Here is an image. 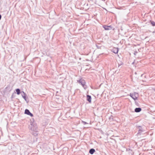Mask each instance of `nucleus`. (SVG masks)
<instances>
[{"label": "nucleus", "mask_w": 155, "mask_h": 155, "mask_svg": "<svg viewBox=\"0 0 155 155\" xmlns=\"http://www.w3.org/2000/svg\"><path fill=\"white\" fill-rule=\"evenodd\" d=\"M31 124L29 127V128L31 130V132L35 136L37 135L38 132L36 124L34 119L31 120Z\"/></svg>", "instance_id": "obj_1"}, {"label": "nucleus", "mask_w": 155, "mask_h": 155, "mask_svg": "<svg viewBox=\"0 0 155 155\" xmlns=\"http://www.w3.org/2000/svg\"><path fill=\"white\" fill-rule=\"evenodd\" d=\"M136 130H138V132L137 134V136L139 137L142 134H143L144 132V130L143 128L140 126L136 127Z\"/></svg>", "instance_id": "obj_2"}, {"label": "nucleus", "mask_w": 155, "mask_h": 155, "mask_svg": "<svg viewBox=\"0 0 155 155\" xmlns=\"http://www.w3.org/2000/svg\"><path fill=\"white\" fill-rule=\"evenodd\" d=\"M79 83L81 84L84 89H85L87 88V86L85 85V82L84 80L81 79L79 81Z\"/></svg>", "instance_id": "obj_3"}, {"label": "nucleus", "mask_w": 155, "mask_h": 155, "mask_svg": "<svg viewBox=\"0 0 155 155\" xmlns=\"http://www.w3.org/2000/svg\"><path fill=\"white\" fill-rule=\"evenodd\" d=\"M103 27L105 30H111L112 28L111 26L104 25L103 26Z\"/></svg>", "instance_id": "obj_4"}, {"label": "nucleus", "mask_w": 155, "mask_h": 155, "mask_svg": "<svg viewBox=\"0 0 155 155\" xmlns=\"http://www.w3.org/2000/svg\"><path fill=\"white\" fill-rule=\"evenodd\" d=\"M112 51L113 52L116 54L118 53V50L117 48H114L112 49Z\"/></svg>", "instance_id": "obj_5"}, {"label": "nucleus", "mask_w": 155, "mask_h": 155, "mask_svg": "<svg viewBox=\"0 0 155 155\" xmlns=\"http://www.w3.org/2000/svg\"><path fill=\"white\" fill-rule=\"evenodd\" d=\"M87 100L89 101V102L91 103V97L89 95H87Z\"/></svg>", "instance_id": "obj_6"}, {"label": "nucleus", "mask_w": 155, "mask_h": 155, "mask_svg": "<svg viewBox=\"0 0 155 155\" xmlns=\"http://www.w3.org/2000/svg\"><path fill=\"white\" fill-rule=\"evenodd\" d=\"M21 95L23 98L26 101L25 94L23 91L21 92Z\"/></svg>", "instance_id": "obj_7"}, {"label": "nucleus", "mask_w": 155, "mask_h": 155, "mask_svg": "<svg viewBox=\"0 0 155 155\" xmlns=\"http://www.w3.org/2000/svg\"><path fill=\"white\" fill-rule=\"evenodd\" d=\"M130 96L134 100H136V96L135 94H130Z\"/></svg>", "instance_id": "obj_8"}, {"label": "nucleus", "mask_w": 155, "mask_h": 155, "mask_svg": "<svg viewBox=\"0 0 155 155\" xmlns=\"http://www.w3.org/2000/svg\"><path fill=\"white\" fill-rule=\"evenodd\" d=\"M95 151V150L94 149H91L89 150V153L91 154H93V153Z\"/></svg>", "instance_id": "obj_9"}, {"label": "nucleus", "mask_w": 155, "mask_h": 155, "mask_svg": "<svg viewBox=\"0 0 155 155\" xmlns=\"http://www.w3.org/2000/svg\"><path fill=\"white\" fill-rule=\"evenodd\" d=\"M30 112L29 111V110L28 109H26L25 110V114H27L28 115L29 114Z\"/></svg>", "instance_id": "obj_10"}, {"label": "nucleus", "mask_w": 155, "mask_h": 155, "mask_svg": "<svg viewBox=\"0 0 155 155\" xmlns=\"http://www.w3.org/2000/svg\"><path fill=\"white\" fill-rule=\"evenodd\" d=\"M141 110L140 108H136V112H139Z\"/></svg>", "instance_id": "obj_11"}, {"label": "nucleus", "mask_w": 155, "mask_h": 155, "mask_svg": "<svg viewBox=\"0 0 155 155\" xmlns=\"http://www.w3.org/2000/svg\"><path fill=\"white\" fill-rule=\"evenodd\" d=\"M16 92H17V94H18V95H19L20 94V90L19 89H16Z\"/></svg>", "instance_id": "obj_12"}, {"label": "nucleus", "mask_w": 155, "mask_h": 155, "mask_svg": "<svg viewBox=\"0 0 155 155\" xmlns=\"http://www.w3.org/2000/svg\"><path fill=\"white\" fill-rule=\"evenodd\" d=\"M151 24L153 26H155V22L153 21L151 22Z\"/></svg>", "instance_id": "obj_13"}, {"label": "nucleus", "mask_w": 155, "mask_h": 155, "mask_svg": "<svg viewBox=\"0 0 155 155\" xmlns=\"http://www.w3.org/2000/svg\"><path fill=\"white\" fill-rule=\"evenodd\" d=\"M28 115H30L31 117H33V114H31V113H30Z\"/></svg>", "instance_id": "obj_14"}, {"label": "nucleus", "mask_w": 155, "mask_h": 155, "mask_svg": "<svg viewBox=\"0 0 155 155\" xmlns=\"http://www.w3.org/2000/svg\"><path fill=\"white\" fill-rule=\"evenodd\" d=\"M82 122L83 124H87V123L86 122L84 121H82Z\"/></svg>", "instance_id": "obj_15"}, {"label": "nucleus", "mask_w": 155, "mask_h": 155, "mask_svg": "<svg viewBox=\"0 0 155 155\" xmlns=\"http://www.w3.org/2000/svg\"><path fill=\"white\" fill-rule=\"evenodd\" d=\"M134 112H136V108H135L134 109Z\"/></svg>", "instance_id": "obj_16"}, {"label": "nucleus", "mask_w": 155, "mask_h": 155, "mask_svg": "<svg viewBox=\"0 0 155 155\" xmlns=\"http://www.w3.org/2000/svg\"><path fill=\"white\" fill-rule=\"evenodd\" d=\"M134 62H133L132 64H134Z\"/></svg>", "instance_id": "obj_17"}, {"label": "nucleus", "mask_w": 155, "mask_h": 155, "mask_svg": "<svg viewBox=\"0 0 155 155\" xmlns=\"http://www.w3.org/2000/svg\"><path fill=\"white\" fill-rule=\"evenodd\" d=\"M136 100H137V97H136Z\"/></svg>", "instance_id": "obj_18"}, {"label": "nucleus", "mask_w": 155, "mask_h": 155, "mask_svg": "<svg viewBox=\"0 0 155 155\" xmlns=\"http://www.w3.org/2000/svg\"><path fill=\"white\" fill-rule=\"evenodd\" d=\"M143 75V74L141 75V76H142Z\"/></svg>", "instance_id": "obj_19"}]
</instances>
